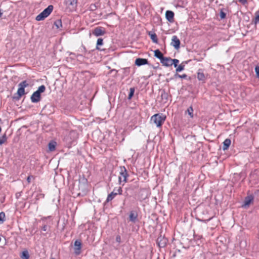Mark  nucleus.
<instances>
[{"label":"nucleus","instance_id":"nucleus-12","mask_svg":"<svg viewBox=\"0 0 259 259\" xmlns=\"http://www.w3.org/2000/svg\"><path fill=\"white\" fill-rule=\"evenodd\" d=\"M40 94L36 91L32 94L31 97V101L33 103H36L40 100Z\"/></svg>","mask_w":259,"mask_h":259},{"label":"nucleus","instance_id":"nucleus-14","mask_svg":"<svg viewBox=\"0 0 259 259\" xmlns=\"http://www.w3.org/2000/svg\"><path fill=\"white\" fill-rule=\"evenodd\" d=\"M157 243L160 247H163L166 244V239L162 237L157 239Z\"/></svg>","mask_w":259,"mask_h":259},{"label":"nucleus","instance_id":"nucleus-7","mask_svg":"<svg viewBox=\"0 0 259 259\" xmlns=\"http://www.w3.org/2000/svg\"><path fill=\"white\" fill-rule=\"evenodd\" d=\"M105 33V31L102 30L100 27H97L93 31V34L96 36L103 35Z\"/></svg>","mask_w":259,"mask_h":259},{"label":"nucleus","instance_id":"nucleus-32","mask_svg":"<svg viewBox=\"0 0 259 259\" xmlns=\"http://www.w3.org/2000/svg\"><path fill=\"white\" fill-rule=\"evenodd\" d=\"M255 73H256V76L257 77H259V66H255Z\"/></svg>","mask_w":259,"mask_h":259},{"label":"nucleus","instance_id":"nucleus-36","mask_svg":"<svg viewBox=\"0 0 259 259\" xmlns=\"http://www.w3.org/2000/svg\"><path fill=\"white\" fill-rule=\"evenodd\" d=\"M116 241L118 242V243H120V241H121V238H120V236H116Z\"/></svg>","mask_w":259,"mask_h":259},{"label":"nucleus","instance_id":"nucleus-4","mask_svg":"<svg viewBox=\"0 0 259 259\" xmlns=\"http://www.w3.org/2000/svg\"><path fill=\"white\" fill-rule=\"evenodd\" d=\"M28 85V83L25 80L20 82L19 84V88L17 91V94L19 96H22L25 94L24 89Z\"/></svg>","mask_w":259,"mask_h":259},{"label":"nucleus","instance_id":"nucleus-11","mask_svg":"<svg viewBox=\"0 0 259 259\" xmlns=\"http://www.w3.org/2000/svg\"><path fill=\"white\" fill-rule=\"evenodd\" d=\"M165 17L169 22H171L174 20V13L171 11H167L165 13Z\"/></svg>","mask_w":259,"mask_h":259},{"label":"nucleus","instance_id":"nucleus-37","mask_svg":"<svg viewBox=\"0 0 259 259\" xmlns=\"http://www.w3.org/2000/svg\"><path fill=\"white\" fill-rule=\"evenodd\" d=\"M239 1L241 4H245L246 3L247 0H239Z\"/></svg>","mask_w":259,"mask_h":259},{"label":"nucleus","instance_id":"nucleus-20","mask_svg":"<svg viewBox=\"0 0 259 259\" xmlns=\"http://www.w3.org/2000/svg\"><path fill=\"white\" fill-rule=\"evenodd\" d=\"M55 147L56 142H51L49 144V148L51 151H54L55 149Z\"/></svg>","mask_w":259,"mask_h":259},{"label":"nucleus","instance_id":"nucleus-29","mask_svg":"<svg viewBox=\"0 0 259 259\" xmlns=\"http://www.w3.org/2000/svg\"><path fill=\"white\" fill-rule=\"evenodd\" d=\"M259 22V10L255 13V23Z\"/></svg>","mask_w":259,"mask_h":259},{"label":"nucleus","instance_id":"nucleus-24","mask_svg":"<svg viewBox=\"0 0 259 259\" xmlns=\"http://www.w3.org/2000/svg\"><path fill=\"white\" fill-rule=\"evenodd\" d=\"M54 25L56 26L57 28H59L60 27L62 26L61 20L59 19L56 20L54 23Z\"/></svg>","mask_w":259,"mask_h":259},{"label":"nucleus","instance_id":"nucleus-3","mask_svg":"<svg viewBox=\"0 0 259 259\" xmlns=\"http://www.w3.org/2000/svg\"><path fill=\"white\" fill-rule=\"evenodd\" d=\"M65 4L66 7L70 11H72L75 10L76 7L77 1L76 0H65Z\"/></svg>","mask_w":259,"mask_h":259},{"label":"nucleus","instance_id":"nucleus-17","mask_svg":"<svg viewBox=\"0 0 259 259\" xmlns=\"http://www.w3.org/2000/svg\"><path fill=\"white\" fill-rule=\"evenodd\" d=\"M137 217L138 215L137 213L132 211L130 214V220L133 222H135L137 220Z\"/></svg>","mask_w":259,"mask_h":259},{"label":"nucleus","instance_id":"nucleus-30","mask_svg":"<svg viewBox=\"0 0 259 259\" xmlns=\"http://www.w3.org/2000/svg\"><path fill=\"white\" fill-rule=\"evenodd\" d=\"M184 66L182 65H180L176 69V71L180 72V71H182L183 70H184Z\"/></svg>","mask_w":259,"mask_h":259},{"label":"nucleus","instance_id":"nucleus-8","mask_svg":"<svg viewBox=\"0 0 259 259\" xmlns=\"http://www.w3.org/2000/svg\"><path fill=\"white\" fill-rule=\"evenodd\" d=\"M172 60L169 58L164 57L161 61V62L165 66H169L172 65Z\"/></svg>","mask_w":259,"mask_h":259},{"label":"nucleus","instance_id":"nucleus-2","mask_svg":"<svg viewBox=\"0 0 259 259\" xmlns=\"http://www.w3.org/2000/svg\"><path fill=\"white\" fill-rule=\"evenodd\" d=\"M53 7L52 5L49 6L45 9L41 13L38 15L36 17L37 21L43 20L45 18H47L52 12Z\"/></svg>","mask_w":259,"mask_h":259},{"label":"nucleus","instance_id":"nucleus-15","mask_svg":"<svg viewBox=\"0 0 259 259\" xmlns=\"http://www.w3.org/2000/svg\"><path fill=\"white\" fill-rule=\"evenodd\" d=\"M231 140L229 139H226L223 142V149L224 150H226L228 149L230 144Z\"/></svg>","mask_w":259,"mask_h":259},{"label":"nucleus","instance_id":"nucleus-26","mask_svg":"<svg viewBox=\"0 0 259 259\" xmlns=\"http://www.w3.org/2000/svg\"><path fill=\"white\" fill-rule=\"evenodd\" d=\"M7 140V138L6 135H4L2 137H0V145H2L4 144Z\"/></svg>","mask_w":259,"mask_h":259},{"label":"nucleus","instance_id":"nucleus-5","mask_svg":"<svg viewBox=\"0 0 259 259\" xmlns=\"http://www.w3.org/2000/svg\"><path fill=\"white\" fill-rule=\"evenodd\" d=\"M120 175L118 178L119 183L126 182L127 173L124 167L120 168Z\"/></svg>","mask_w":259,"mask_h":259},{"label":"nucleus","instance_id":"nucleus-27","mask_svg":"<svg viewBox=\"0 0 259 259\" xmlns=\"http://www.w3.org/2000/svg\"><path fill=\"white\" fill-rule=\"evenodd\" d=\"M188 114L191 116V117H193V110L192 107H189L187 111Z\"/></svg>","mask_w":259,"mask_h":259},{"label":"nucleus","instance_id":"nucleus-23","mask_svg":"<svg viewBox=\"0 0 259 259\" xmlns=\"http://www.w3.org/2000/svg\"><path fill=\"white\" fill-rule=\"evenodd\" d=\"M45 89H46L45 86L44 85H40L38 88V90L36 92L37 93H39V94L40 95V93L45 92Z\"/></svg>","mask_w":259,"mask_h":259},{"label":"nucleus","instance_id":"nucleus-22","mask_svg":"<svg viewBox=\"0 0 259 259\" xmlns=\"http://www.w3.org/2000/svg\"><path fill=\"white\" fill-rule=\"evenodd\" d=\"M197 78L200 80H203L205 78L204 74L202 72H198L197 73Z\"/></svg>","mask_w":259,"mask_h":259},{"label":"nucleus","instance_id":"nucleus-9","mask_svg":"<svg viewBox=\"0 0 259 259\" xmlns=\"http://www.w3.org/2000/svg\"><path fill=\"white\" fill-rule=\"evenodd\" d=\"M81 243L80 241L76 240L74 242V252L76 254H78L80 253V250L81 249Z\"/></svg>","mask_w":259,"mask_h":259},{"label":"nucleus","instance_id":"nucleus-31","mask_svg":"<svg viewBox=\"0 0 259 259\" xmlns=\"http://www.w3.org/2000/svg\"><path fill=\"white\" fill-rule=\"evenodd\" d=\"M151 38L152 39L153 42H157V37L155 34H152L151 35Z\"/></svg>","mask_w":259,"mask_h":259},{"label":"nucleus","instance_id":"nucleus-1","mask_svg":"<svg viewBox=\"0 0 259 259\" xmlns=\"http://www.w3.org/2000/svg\"><path fill=\"white\" fill-rule=\"evenodd\" d=\"M165 116L162 114H156L151 117V121L157 127H160L165 121Z\"/></svg>","mask_w":259,"mask_h":259},{"label":"nucleus","instance_id":"nucleus-40","mask_svg":"<svg viewBox=\"0 0 259 259\" xmlns=\"http://www.w3.org/2000/svg\"><path fill=\"white\" fill-rule=\"evenodd\" d=\"M179 76L181 77L184 78V77H185L186 76V75H183V76H180V75Z\"/></svg>","mask_w":259,"mask_h":259},{"label":"nucleus","instance_id":"nucleus-6","mask_svg":"<svg viewBox=\"0 0 259 259\" xmlns=\"http://www.w3.org/2000/svg\"><path fill=\"white\" fill-rule=\"evenodd\" d=\"M170 45L177 50L180 48V41L176 35L172 36Z\"/></svg>","mask_w":259,"mask_h":259},{"label":"nucleus","instance_id":"nucleus-13","mask_svg":"<svg viewBox=\"0 0 259 259\" xmlns=\"http://www.w3.org/2000/svg\"><path fill=\"white\" fill-rule=\"evenodd\" d=\"M253 196L252 195H249L247 196L244 200V203L243 206L244 207H247L249 205V204L253 201Z\"/></svg>","mask_w":259,"mask_h":259},{"label":"nucleus","instance_id":"nucleus-34","mask_svg":"<svg viewBox=\"0 0 259 259\" xmlns=\"http://www.w3.org/2000/svg\"><path fill=\"white\" fill-rule=\"evenodd\" d=\"M115 192H117V194H122V189L121 187H119L117 189H115Z\"/></svg>","mask_w":259,"mask_h":259},{"label":"nucleus","instance_id":"nucleus-38","mask_svg":"<svg viewBox=\"0 0 259 259\" xmlns=\"http://www.w3.org/2000/svg\"><path fill=\"white\" fill-rule=\"evenodd\" d=\"M30 180H31V177L30 176L28 177V178H27V182L28 183H30Z\"/></svg>","mask_w":259,"mask_h":259},{"label":"nucleus","instance_id":"nucleus-10","mask_svg":"<svg viewBox=\"0 0 259 259\" xmlns=\"http://www.w3.org/2000/svg\"><path fill=\"white\" fill-rule=\"evenodd\" d=\"M148 64V60L144 58H137L135 61V64L138 66Z\"/></svg>","mask_w":259,"mask_h":259},{"label":"nucleus","instance_id":"nucleus-25","mask_svg":"<svg viewBox=\"0 0 259 259\" xmlns=\"http://www.w3.org/2000/svg\"><path fill=\"white\" fill-rule=\"evenodd\" d=\"M134 92H135V89L133 88H130V93H129L128 97V99H131L133 97Z\"/></svg>","mask_w":259,"mask_h":259},{"label":"nucleus","instance_id":"nucleus-16","mask_svg":"<svg viewBox=\"0 0 259 259\" xmlns=\"http://www.w3.org/2000/svg\"><path fill=\"white\" fill-rule=\"evenodd\" d=\"M115 189H114L113 191L110 194H109L108 195L107 200H106L107 202H109V201H111L115 197V196L117 194V193L115 192Z\"/></svg>","mask_w":259,"mask_h":259},{"label":"nucleus","instance_id":"nucleus-18","mask_svg":"<svg viewBox=\"0 0 259 259\" xmlns=\"http://www.w3.org/2000/svg\"><path fill=\"white\" fill-rule=\"evenodd\" d=\"M154 56L159 59L160 61L164 58L163 54L159 50H156L154 51Z\"/></svg>","mask_w":259,"mask_h":259},{"label":"nucleus","instance_id":"nucleus-21","mask_svg":"<svg viewBox=\"0 0 259 259\" xmlns=\"http://www.w3.org/2000/svg\"><path fill=\"white\" fill-rule=\"evenodd\" d=\"M103 44V40L101 38H99L98 39L97 41V46L96 48L98 50H100L99 47L102 46Z\"/></svg>","mask_w":259,"mask_h":259},{"label":"nucleus","instance_id":"nucleus-28","mask_svg":"<svg viewBox=\"0 0 259 259\" xmlns=\"http://www.w3.org/2000/svg\"><path fill=\"white\" fill-rule=\"evenodd\" d=\"M5 217V214L4 212H2L0 213V223L3 222Z\"/></svg>","mask_w":259,"mask_h":259},{"label":"nucleus","instance_id":"nucleus-33","mask_svg":"<svg viewBox=\"0 0 259 259\" xmlns=\"http://www.w3.org/2000/svg\"><path fill=\"white\" fill-rule=\"evenodd\" d=\"M172 64L174 65L175 67H177L178 65V64L179 63V61L177 59H172Z\"/></svg>","mask_w":259,"mask_h":259},{"label":"nucleus","instance_id":"nucleus-39","mask_svg":"<svg viewBox=\"0 0 259 259\" xmlns=\"http://www.w3.org/2000/svg\"><path fill=\"white\" fill-rule=\"evenodd\" d=\"M47 226H44L42 228V230L43 231H47Z\"/></svg>","mask_w":259,"mask_h":259},{"label":"nucleus","instance_id":"nucleus-19","mask_svg":"<svg viewBox=\"0 0 259 259\" xmlns=\"http://www.w3.org/2000/svg\"><path fill=\"white\" fill-rule=\"evenodd\" d=\"M22 259H29V254L27 250L23 251L20 255Z\"/></svg>","mask_w":259,"mask_h":259},{"label":"nucleus","instance_id":"nucleus-35","mask_svg":"<svg viewBox=\"0 0 259 259\" xmlns=\"http://www.w3.org/2000/svg\"><path fill=\"white\" fill-rule=\"evenodd\" d=\"M226 17V14L223 12H221L220 13V17L222 18V19H224Z\"/></svg>","mask_w":259,"mask_h":259}]
</instances>
